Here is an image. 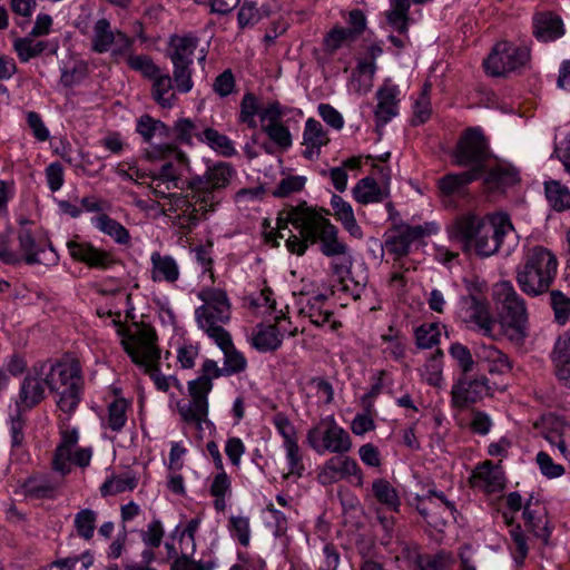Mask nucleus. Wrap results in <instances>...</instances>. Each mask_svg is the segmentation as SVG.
<instances>
[{
    "instance_id": "f257e3e1",
    "label": "nucleus",
    "mask_w": 570,
    "mask_h": 570,
    "mask_svg": "<svg viewBox=\"0 0 570 570\" xmlns=\"http://www.w3.org/2000/svg\"><path fill=\"white\" fill-rule=\"evenodd\" d=\"M330 214L328 209L307 206L306 202L288 205L278 214L276 230L265 233V240L278 247V238H285L288 252L297 256H303L311 245H318L324 256L338 258L331 264V269L338 277L342 289L350 292L345 282L351 274V249L340 237L338 228L325 217Z\"/></svg>"
},
{
    "instance_id": "f03ea898",
    "label": "nucleus",
    "mask_w": 570,
    "mask_h": 570,
    "mask_svg": "<svg viewBox=\"0 0 570 570\" xmlns=\"http://www.w3.org/2000/svg\"><path fill=\"white\" fill-rule=\"evenodd\" d=\"M448 233L463 253L489 257L499 250L503 238L513 233V225L504 213L490 215L489 219L465 213L454 219Z\"/></svg>"
},
{
    "instance_id": "7ed1b4c3",
    "label": "nucleus",
    "mask_w": 570,
    "mask_h": 570,
    "mask_svg": "<svg viewBox=\"0 0 570 570\" xmlns=\"http://www.w3.org/2000/svg\"><path fill=\"white\" fill-rule=\"evenodd\" d=\"M558 269L556 255L543 246L529 248L523 261L517 266L515 281L520 289L537 297L549 291Z\"/></svg>"
},
{
    "instance_id": "20e7f679",
    "label": "nucleus",
    "mask_w": 570,
    "mask_h": 570,
    "mask_svg": "<svg viewBox=\"0 0 570 570\" xmlns=\"http://www.w3.org/2000/svg\"><path fill=\"white\" fill-rule=\"evenodd\" d=\"M225 376L224 367H219L214 360H206L202 365V374L188 382L190 400L177 402V410L185 423L195 424L202 430L203 423L208 421V394L213 389V379Z\"/></svg>"
},
{
    "instance_id": "39448f33",
    "label": "nucleus",
    "mask_w": 570,
    "mask_h": 570,
    "mask_svg": "<svg viewBox=\"0 0 570 570\" xmlns=\"http://www.w3.org/2000/svg\"><path fill=\"white\" fill-rule=\"evenodd\" d=\"M157 335L154 328L142 326L137 334L129 335L121 341L124 350L130 356L131 361L144 367L149 374L156 387L159 391L169 390V379L159 371L160 350L156 345Z\"/></svg>"
},
{
    "instance_id": "423d86ee",
    "label": "nucleus",
    "mask_w": 570,
    "mask_h": 570,
    "mask_svg": "<svg viewBox=\"0 0 570 570\" xmlns=\"http://www.w3.org/2000/svg\"><path fill=\"white\" fill-rule=\"evenodd\" d=\"M493 298L501 307L500 325L510 341L522 342L527 336L528 311L524 299L509 281L500 282L493 291Z\"/></svg>"
},
{
    "instance_id": "0eeeda50",
    "label": "nucleus",
    "mask_w": 570,
    "mask_h": 570,
    "mask_svg": "<svg viewBox=\"0 0 570 570\" xmlns=\"http://www.w3.org/2000/svg\"><path fill=\"white\" fill-rule=\"evenodd\" d=\"M203 305L195 309L197 325L209 338H223L228 332L223 327L230 320V303L226 292L219 288H204L198 293Z\"/></svg>"
},
{
    "instance_id": "6e6552de",
    "label": "nucleus",
    "mask_w": 570,
    "mask_h": 570,
    "mask_svg": "<svg viewBox=\"0 0 570 570\" xmlns=\"http://www.w3.org/2000/svg\"><path fill=\"white\" fill-rule=\"evenodd\" d=\"M234 176L236 170L229 163L218 161L208 167L204 175L188 179L187 187L189 190H196L197 202L203 204L205 210L215 212Z\"/></svg>"
},
{
    "instance_id": "1a4fd4ad",
    "label": "nucleus",
    "mask_w": 570,
    "mask_h": 570,
    "mask_svg": "<svg viewBox=\"0 0 570 570\" xmlns=\"http://www.w3.org/2000/svg\"><path fill=\"white\" fill-rule=\"evenodd\" d=\"M306 441L318 454L328 451L345 454L352 449L350 434L337 424L333 415L322 419L307 431Z\"/></svg>"
},
{
    "instance_id": "9d476101",
    "label": "nucleus",
    "mask_w": 570,
    "mask_h": 570,
    "mask_svg": "<svg viewBox=\"0 0 570 570\" xmlns=\"http://www.w3.org/2000/svg\"><path fill=\"white\" fill-rule=\"evenodd\" d=\"M530 61V49L525 46H515L508 41L494 45L491 52L484 59L485 73L491 77H507L527 66Z\"/></svg>"
},
{
    "instance_id": "9b49d317",
    "label": "nucleus",
    "mask_w": 570,
    "mask_h": 570,
    "mask_svg": "<svg viewBox=\"0 0 570 570\" xmlns=\"http://www.w3.org/2000/svg\"><path fill=\"white\" fill-rule=\"evenodd\" d=\"M490 156L488 141L479 128H469L461 136L454 150V161L459 166L479 168V176L484 171V164Z\"/></svg>"
},
{
    "instance_id": "f8f14e48",
    "label": "nucleus",
    "mask_w": 570,
    "mask_h": 570,
    "mask_svg": "<svg viewBox=\"0 0 570 570\" xmlns=\"http://www.w3.org/2000/svg\"><path fill=\"white\" fill-rule=\"evenodd\" d=\"M47 367L48 361H38L27 372L16 400L17 411H30L45 400L48 387L45 381Z\"/></svg>"
},
{
    "instance_id": "ddd939ff",
    "label": "nucleus",
    "mask_w": 570,
    "mask_h": 570,
    "mask_svg": "<svg viewBox=\"0 0 570 570\" xmlns=\"http://www.w3.org/2000/svg\"><path fill=\"white\" fill-rule=\"evenodd\" d=\"M149 160H165L160 168V178L166 181L178 180L185 170L189 169L186 154L171 144H159L146 150Z\"/></svg>"
},
{
    "instance_id": "4468645a",
    "label": "nucleus",
    "mask_w": 570,
    "mask_h": 570,
    "mask_svg": "<svg viewBox=\"0 0 570 570\" xmlns=\"http://www.w3.org/2000/svg\"><path fill=\"white\" fill-rule=\"evenodd\" d=\"M196 190L189 194H169V208L171 213H176L177 224L185 229H191L198 225L200 219L206 218L207 214L213 210H205L203 204L197 202Z\"/></svg>"
},
{
    "instance_id": "2eb2a0df",
    "label": "nucleus",
    "mask_w": 570,
    "mask_h": 570,
    "mask_svg": "<svg viewBox=\"0 0 570 570\" xmlns=\"http://www.w3.org/2000/svg\"><path fill=\"white\" fill-rule=\"evenodd\" d=\"M489 380L484 375L471 377L460 375L456 382L452 385L451 402L456 409H465L471 404L481 401L489 394Z\"/></svg>"
},
{
    "instance_id": "dca6fc26",
    "label": "nucleus",
    "mask_w": 570,
    "mask_h": 570,
    "mask_svg": "<svg viewBox=\"0 0 570 570\" xmlns=\"http://www.w3.org/2000/svg\"><path fill=\"white\" fill-rule=\"evenodd\" d=\"M460 313L463 321L472 324L482 335L497 338V321L491 315L488 299L460 298Z\"/></svg>"
},
{
    "instance_id": "f3484780",
    "label": "nucleus",
    "mask_w": 570,
    "mask_h": 570,
    "mask_svg": "<svg viewBox=\"0 0 570 570\" xmlns=\"http://www.w3.org/2000/svg\"><path fill=\"white\" fill-rule=\"evenodd\" d=\"M460 313L463 321L472 324L482 335L497 338V321L491 315L488 299L460 298Z\"/></svg>"
},
{
    "instance_id": "a211bd4d",
    "label": "nucleus",
    "mask_w": 570,
    "mask_h": 570,
    "mask_svg": "<svg viewBox=\"0 0 570 570\" xmlns=\"http://www.w3.org/2000/svg\"><path fill=\"white\" fill-rule=\"evenodd\" d=\"M433 224L425 226H411L403 224L393 228V234L385 235L384 248L395 258H401L410 253L413 242L431 234L434 230Z\"/></svg>"
},
{
    "instance_id": "6ab92c4d",
    "label": "nucleus",
    "mask_w": 570,
    "mask_h": 570,
    "mask_svg": "<svg viewBox=\"0 0 570 570\" xmlns=\"http://www.w3.org/2000/svg\"><path fill=\"white\" fill-rule=\"evenodd\" d=\"M60 441L53 452L52 470L58 472L61 478L71 472V451L79 440L78 429L67 422L59 425Z\"/></svg>"
},
{
    "instance_id": "aec40b11",
    "label": "nucleus",
    "mask_w": 570,
    "mask_h": 570,
    "mask_svg": "<svg viewBox=\"0 0 570 570\" xmlns=\"http://www.w3.org/2000/svg\"><path fill=\"white\" fill-rule=\"evenodd\" d=\"M45 381L51 392L82 385L81 368L75 361L49 363L46 370Z\"/></svg>"
},
{
    "instance_id": "412c9836",
    "label": "nucleus",
    "mask_w": 570,
    "mask_h": 570,
    "mask_svg": "<svg viewBox=\"0 0 570 570\" xmlns=\"http://www.w3.org/2000/svg\"><path fill=\"white\" fill-rule=\"evenodd\" d=\"M67 247L73 259L85 263L92 268L108 269L117 263V259L110 252L97 248L89 243L69 240Z\"/></svg>"
},
{
    "instance_id": "4be33fe9",
    "label": "nucleus",
    "mask_w": 570,
    "mask_h": 570,
    "mask_svg": "<svg viewBox=\"0 0 570 570\" xmlns=\"http://www.w3.org/2000/svg\"><path fill=\"white\" fill-rule=\"evenodd\" d=\"M350 475H362L357 462L344 454L330 458L320 469L317 480L323 485H330Z\"/></svg>"
},
{
    "instance_id": "5701e85b",
    "label": "nucleus",
    "mask_w": 570,
    "mask_h": 570,
    "mask_svg": "<svg viewBox=\"0 0 570 570\" xmlns=\"http://www.w3.org/2000/svg\"><path fill=\"white\" fill-rule=\"evenodd\" d=\"M400 89L396 85L385 82L375 94L377 105L374 110L376 126L383 127L399 114Z\"/></svg>"
},
{
    "instance_id": "b1692460",
    "label": "nucleus",
    "mask_w": 570,
    "mask_h": 570,
    "mask_svg": "<svg viewBox=\"0 0 570 570\" xmlns=\"http://www.w3.org/2000/svg\"><path fill=\"white\" fill-rule=\"evenodd\" d=\"M533 36L542 42L553 41L564 35V26L562 19L551 12L543 11L533 16Z\"/></svg>"
},
{
    "instance_id": "393cba45",
    "label": "nucleus",
    "mask_w": 570,
    "mask_h": 570,
    "mask_svg": "<svg viewBox=\"0 0 570 570\" xmlns=\"http://www.w3.org/2000/svg\"><path fill=\"white\" fill-rule=\"evenodd\" d=\"M275 0H245L237 13L240 29L250 28L276 9Z\"/></svg>"
},
{
    "instance_id": "a878e982",
    "label": "nucleus",
    "mask_w": 570,
    "mask_h": 570,
    "mask_svg": "<svg viewBox=\"0 0 570 570\" xmlns=\"http://www.w3.org/2000/svg\"><path fill=\"white\" fill-rule=\"evenodd\" d=\"M550 360L556 376L568 385L570 380V331H564L558 336L550 353Z\"/></svg>"
},
{
    "instance_id": "bb28decb",
    "label": "nucleus",
    "mask_w": 570,
    "mask_h": 570,
    "mask_svg": "<svg viewBox=\"0 0 570 570\" xmlns=\"http://www.w3.org/2000/svg\"><path fill=\"white\" fill-rule=\"evenodd\" d=\"M470 482L473 488H480L488 493L499 492L504 488L502 471L490 461H485L474 470Z\"/></svg>"
},
{
    "instance_id": "cd10ccee",
    "label": "nucleus",
    "mask_w": 570,
    "mask_h": 570,
    "mask_svg": "<svg viewBox=\"0 0 570 570\" xmlns=\"http://www.w3.org/2000/svg\"><path fill=\"white\" fill-rule=\"evenodd\" d=\"M328 142L330 138L322 124L314 118H308L303 132V144L306 146L303 156L308 160L317 159L321 148Z\"/></svg>"
},
{
    "instance_id": "c85d7f7f",
    "label": "nucleus",
    "mask_w": 570,
    "mask_h": 570,
    "mask_svg": "<svg viewBox=\"0 0 570 570\" xmlns=\"http://www.w3.org/2000/svg\"><path fill=\"white\" fill-rule=\"evenodd\" d=\"M199 45V38L194 33L173 35L168 41V58L171 62L193 63V56Z\"/></svg>"
},
{
    "instance_id": "c756f323",
    "label": "nucleus",
    "mask_w": 570,
    "mask_h": 570,
    "mask_svg": "<svg viewBox=\"0 0 570 570\" xmlns=\"http://www.w3.org/2000/svg\"><path fill=\"white\" fill-rule=\"evenodd\" d=\"M520 181L519 170L510 165H495L490 168L484 185L492 191H504Z\"/></svg>"
},
{
    "instance_id": "7c9ffc66",
    "label": "nucleus",
    "mask_w": 570,
    "mask_h": 570,
    "mask_svg": "<svg viewBox=\"0 0 570 570\" xmlns=\"http://www.w3.org/2000/svg\"><path fill=\"white\" fill-rule=\"evenodd\" d=\"M121 30H114L107 18L98 19L92 26V36L90 39V49L96 53L108 52L114 42L118 39Z\"/></svg>"
},
{
    "instance_id": "2f4dec72",
    "label": "nucleus",
    "mask_w": 570,
    "mask_h": 570,
    "mask_svg": "<svg viewBox=\"0 0 570 570\" xmlns=\"http://www.w3.org/2000/svg\"><path fill=\"white\" fill-rule=\"evenodd\" d=\"M222 337V340L213 338V341L224 353L223 367L225 371V376H230L244 372L247 366L245 356L235 348L229 333L227 334V337Z\"/></svg>"
},
{
    "instance_id": "473e14b6",
    "label": "nucleus",
    "mask_w": 570,
    "mask_h": 570,
    "mask_svg": "<svg viewBox=\"0 0 570 570\" xmlns=\"http://www.w3.org/2000/svg\"><path fill=\"white\" fill-rule=\"evenodd\" d=\"M151 279L154 282L175 283L179 278V267L177 262L169 255H161L154 252L150 256Z\"/></svg>"
},
{
    "instance_id": "72a5a7b5",
    "label": "nucleus",
    "mask_w": 570,
    "mask_h": 570,
    "mask_svg": "<svg viewBox=\"0 0 570 570\" xmlns=\"http://www.w3.org/2000/svg\"><path fill=\"white\" fill-rule=\"evenodd\" d=\"M151 83V97L153 99L163 108H171L176 100L177 96L175 92V86L171 77L167 72H161V70L157 73L156 77L150 79Z\"/></svg>"
},
{
    "instance_id": "f704fd0d",
    "label": "nucleus",
    "mask_w": 570,
    "mask_h": 570,
    "mask_svg": "<svg viewBox=\"0 0 570 570\" xmlns=\"http://www.w3.org/2000/svg\"><path fill=\"white\" fill-rule=\"evenodd\" d=\"M525 527L537 537H547V517L544 508L531 495L523 507Z\"/></svg>"
},
{
    "instance_id": "c9c22d12",
    "label": "nucleus",
    "mask_w": 570,
    "mask_h": 570,
    "mask_svg": "<svg viewBox=\"0 0 570 570\" xmlns=\"http://www.w3.org/2000/svg\"><path fill=\"white\" fill-rule=\"evenodd\" d=\"M91 224L101 233L108 235L119 245H128L130 243L129 230L116 219L105 213L91 218Z\"/></svg>"
},
{
    "instance_id": "e433bc0d",
    "label": "nucleus",
    "mask_w": 570,
    "mask_h": 570,
    "mask_svg": "<svg viewBox=\"0 0 570 570\" xmlns=\"http://www.w3.org/2000/svg\"><path fill=\"white\" fill-rule=\"evenodd\" d=\"M475 355L479 361L489 364L488 370L490 373L503 374L511 370L508 356L494 345H479L475 350Z\"/></svg>"
},
{
    "instance_id": "4c0bfd02",
    "label": "nucleus",
    "mask_w": 570,
    "mask_h": 570,
    "mask_svg": "<svg viewBox=\"0 0 570 570\" xmlns=\"http://www.w3.org/2000/svg\"><path fill=\"white\" fill-rule=\"evenodd\" d=\"M479 177V168L456 174H448L439 180V189L444 196L461 194L466 185Z\"/></svg>"
},
{
    "instance_id": "58836bf2",
    "label": "nucleus",
    "mask_w": 570,
    "mask_h": 570,
    "mask_svg": "<svg viewBox=\"0 0 570 570\" xmlns=\"http://www.w3.org/2000/svg\"><path fill=\"white\" fill-rule=\"evenodd\" d=\"M61 482L48 475L29 478L24 484L26 494L35 499H51Z\"/></svg>"
},
{
    "instance_id": "ea45409f",
    "label": "nucleus",
    "mask_w": 570,
    "mask_h": 570,
    "mask_svg": "<svg viewBox=\"0 0 570 570\" xmlns=\"http://www.w3.org/2000/svg\"><path fill=\"white\" fill-rule=\"evenodd\" d=\"M283 335L276 325H259L253 345L259 352H273L281 347Z\"/></svg>"
},
{
    "instance_id": "a19ab883",
    "label": "nucleus",
    "mask_w": 570,
    "mask_h": 570,
    "mask_svg": "<svg viewBox=\"0 0 570 570\" xmlns=\"http://www.w3.org/2000/svg\"><path fill=\"white\" fill-rule=\"evenodd\" d=\"M353 195L363 205L382 202L387 196L372 177L362 178L353 188Z\"/></svg>"
},
{
    "instance_id": "79ce46f5",
    "label": "nucleus",
    "mask_w": 570,
    "mask_h": 570,
    "mask_svg": "<svg viewBox=\"0 0 570 570\" xmlns=\"http://www.w3.org/2000/svg\"><path fill=\"white\" fill-rule=\"evenodd\" d=\"M325 304L326 297L324 295L313 296L301 308V314L308 317L314 325L323 326L333 315L332 311L325 308Z\"/></svg>"
},
{
    "instance_id": "37998d69",
    "label": "nucleus",
    "mask_w": 570,
    "mask_h": 570,
    "mask_svg": "<svg viewBox=\"0 0 570 570\" xmlns=\"http://www.w3.org/2000/svg\"><path fill=\"white\" fill-rule=\"evenodd\" d=\"M374 498L389 510L399 512L401 500L396 489L385 479H376L372 483Z\"/></svg>"
},
{
    "instance_id": "c03bdc74",
    "label": "nucleus",
    "mask_w": 570,
    "mask_h": 570,
    "mask_svg": "<svg viewBox=\"0 0 570 570\" xmlns=\"http://www.w3.org/2000/svg\"><path fill=\"white\" fill-rule=\"evenodd\" d=\"M546 197L552 209L563 212L570 208V191L558 180H549L544 183Z\"/></svg>"
},
{
    "instance_id": "a18cd8bd",
    "label": "nucleus",
    "mask_w": 570,
    "mask_h": 570,
    "mask_svg": "<svg viewBox=\"0 0 570 570\" xmlns=\"http://www.w3.org/2000/svg\"><path fill=\"white\" fill-rule=\"evenodd\" d=\"M48 41H36L35 37L30 35L23 38H18L13 42V49L21 62H28L30 59L39 57L48 49Z\"/></svg>"
},
{
    "instance_id": "49530a36",
    "label": "nucleus",
    "mask_w": 570,
    "mask_h": 570,
    "mask_svg": "<svg viewBox=\"0 0 570 570\" xmlns=\"http://www.w3.org/2000/svg\"><path fill=\"white\" fill-rule=\"evenodd\" d=\"M200 141L206 142L212 149L224 157L236 155L233 141L226 135L218 132L214 128H205Z\"/></svg>"
},
{
    "instance_id": "de8ad7c7",
    "label": "nucleus",
    "mask_w": 570,
    "mask_h": 570,
    "mask_svg": "<svg viewBox=\"0 0 570 570\" xmlns=\"http://www.w3.org/2000/svg\"><path fill=\"white\" fill-rule=\"evenodd\" d=\"M409 10V0H391V9L386 12V19L399 33H404L407 30Z\"/></svg>"
},
{
    "instance_id": "09e8293b",
    "label": "nucleus",
    "mask_w": 570,
    "mask_h": 570,
    "mask_svg": "<svg viewBox=\"0 0 570 570\" xmlns=\"http://www.w3.org/2000/svg\"><path fill=\"white\" fill-rule=\"evenodd\" d=\"M19 248L23 254V259L28 265L41 263L39 253L42 252L40 244H38L28 228H21L18 233Z\"/></svg>"
},
{
    "instance_id": "8fccbe9b",
    "label": "nucleus",
    "mask_w": 570,
    "mask_h": 570,
    "mask_svg": "<svg viewBox=\"0 0 570 570\" xmlns=\"http://www.w3.org/2000/svg\"><path fill=\"white\" fill-rule=\"evenodd\" d=\"M453 563V557L444 550L435 554H417L415 564L419 570H449Z\"/></svg>"
},
{
    "instance_id": "3c124183",
    "label": "nucleus",
    "mask_w": 570,
    "mask_h": 570,
    "mask_svg": "<svg viewBox=\"0 0 570 570\" xmlns=\"http://www.w3.org/2000/svg\"><path fill=\"white\" fill-rule=\"evenodd\" d=\"M129 403L124 397L114 400L108 405L107 428L114 432H120L127 422Z\"/></svg>"
},
{
    "instance_id": "603ef678",
    "label": "nucleus",
    "mask_w": 570,
    "mask_h": 570,
    "mask_svg": "<svg viewBox=\"0 0 570 570\" xmlns=\"http://www.w3.org/2000/svg\"><path fill=\"white\" fill-rule=\"evenodd\" d=\"M98 513L91 509H82L75 514L73 525L77 534L85 539L91 540L96 529Z\"/></svg>"
},
{
    "instance_id": "864d4df0",
    "label": "nucleus",
    "mask_w": 570,
    "mask_h": 570,
    "mask_svg": "<svg viewBox=\"0 0 570 570\" xmlns=\"http://www.w3.org/2000/svg\"><path fill=\"white\" fill-rule=\"evenodd\" d=\"M193 137L203 138V130L188 118L178 119L173 127V139L179 144L190 145Z\"/></svg>"
},
{
    "instance_id": "5fc2aeb1",
    "label": "nucleus",
    "mask_w": 570,
    "mask_h": 570,
    "mask_svg": "<svg viewBox=\"0 0 570 570\" xmlns=\"http://www.w3.org/2000/svg\"><path fill=\"white\" fill-rule=\"evenodd\" d=\"M173 63V82H175L176 90L180 94L189 92L194 87L193 81V63L188 62H171Z\"/></svg>"
},
{
    "instance_id": "6e6d98bb",
    "label": "nucleus",
    "mask_w": 570,
    "mask_h": 570,
    "mask_svg": "<svg viewBox=\"0 0 570 570\" xmlns=\"http://www.w3.org/2000/svg\"><path fill=\"white\" fill-rule=\"evenodd\" d=\"M414 334L419 348H432L440 343L441 327L438 323H425L416 327Z\"/></svg>"
},
{
    "instance_id": "4d7b16f0",
    "label": "nucleus",
    "mask_w": 570,
    "mask_h": 570,
    "mask_svg": "<svg viewBox=\"0 0 570 570\" xmlns=\"http://www.w3.org/2000/svg\"><path fill=\"white\" fill-rule=\"evenodd\" d=\"M550 305L554 314V322L559 325H566L570 318V298L561 291L550 292Z\"/></svg>"
},
{
    "instance_id": "13d9d810",
    "label": "nucleus",
    "mask_w": 570,
    "mask_h": 570,
    "mask_svg": "<svg viewBox=\"0 0 570 570\" xmlns=\"http://www.w3.org/2000/svg\"><path fill=\"white\" fill-rule=\"evenodd\" d=\"M258 99L253 92H246L240 101L239 121L255 129L257 122L255 116H259Z\"/></svg>"
},
{
    "instance_id": "bf43d9fd",
    "label": "nucleus",
    "mask_w": 570,
    "mask_h": 570,
    "mask_svg": "<svg viewBox=\"0 0 570 570\" xmlns=\"http://www.w3.org/2000/svg\"><path fill=\"white\" fill-rule=\"evenodd\" d=\"M449 354L461 370V375H466L473 371L474 360L468 346L459 342L452 343L449 348Z\"/></svg>"
},
{
    "instance_id": "052dcab7",
    "label": "nucleus",
    "mask_w": 570,
    "mask_h": 570,
    "mask_svg": "<svg viewBox=\"0 0 570 570\" xmlns=\"http://www.w3.org/2000/svg\"><path fill=\"white\" fill-rule=\"evenodd\" d=\"M128 67L149 80L161 70L148 55L129 56Z\"/></svg>"
},
{
    "instance_id": "680f3d73",
    "label": "nucleus",
    "mask_w": 570,
    "mask_h": 570,
    "mask_svg": "<svg viewBox=\"0 0 570 570\" xmlns=\"http://www.w3.org/2000/svg\"><path fill=\"white\" fill-rule=\"evenodd\" d=\"M81 391L82 385L77 386L75 383L71 384V387L57 391L59 393L58 407L65 413L71 414L81 401Z\"/></svg>"
},
{
    "instance_id": "e2e57ef3",
    "label": "nucleus",
    "mask_w": 570,
    "mask_h": 570,
    "mask_svg": "<svg viewBox=\"0 0 570 570\" xmlns=\"http://www.w3.org/2000/svg\"><path fill=\"white\" fill-rule=\"evenodd\" d=\"M137 487V480L134 476H114L106 480L100 488L104 497L115 495L128 490H134Z\"/></svg>"
},
{
    "instance_id": "0e129e2a",
    "label": "nucleus",
    "mask_w": 570,
    "mask_h": 570,
    "mask_svg": "<svg viewBox=\"0 0 570 570\" xmlns=\"http://www.w3.org/2000/svg\"><path fill=\"white\" fill-rule=\"evenodd\" d=\"M263 130L279 148L285 150L292 146L289 129L282 122L267 124L263 126Z\"/></svg>"
},
{
    "instance_id": "69168bd1",
    "label": "nucleus",
    "mask_w": 570,
    "mask_h": 570,
    "mask_svg": "<svg viewBox=\"0 0 570 570\" xmlns=\"http://www.w3.org/2000/svg\"><path fill=\"white\" fill-rule=\"evenodd\" d=\"M228 529L232 535L243 546L247 547L250 540L249 518L242 515H232L229 518Z\"/></svg>"
},
{
    "instance_id": "338daca9",
    "label": "nucleus",
    "mask_w": 570,
    "mask_h": 570,
    "mask_svg": "<svg viewBox=\"0 0 570 570\" xmlns=\"http://www.w3.org/2000/svg\"><path fill=\"white\" fill-rule=\"evenodd\" d=\"M134 42V38L129 37L125 32H119L118 39L109 50L112 61L118 63L121 60H125L128 63V57L135 55L132 52Z\"/></svg>"
},
{
    "instance_id": "774afa93",
    "label": "nucleus",
    "mask_w": 570,
    "mask_h": 570,
    "mask_svg": "<svg viewBox=\"0 0 570 570\" xmlns=\"http://www.w3.org/2000/svg\"><path fill=\"white\" fill-rule=\"evenodd\" d=\"M416 510L429 523H438L439 517H442L441 505L429 494L417 498Z\"/></svg>"
}]
</instances>
